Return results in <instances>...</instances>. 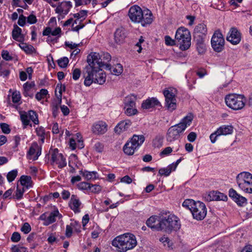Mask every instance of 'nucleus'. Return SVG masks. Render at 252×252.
<instances>
[{
    "label": "nucleus",
    "mask_w": 252,
    "mask_h": 252,
    "mask_svg": "<svg viewBox=\"0 0 252 252\" xmlns=\"http://www.w3.org/2000/svg\"><path fill=\"white\" fill-rule=\"evenodd\" d=\"M79 163L78 162L77 156L74 154H72L69 158V166H72V165L78 167Z\"/></svg>",
    "instance_id": "nucleus-42"
},
{
    "label": "nucleus",
    "mask_w": 252,
    "mask_h": 252,
    "mask_svg": "<svg viewBox=\"0 0 252 252\" xmlns=\"http://www.w3.org/2000/svg\"><path fill=\"white\" fill-rule=\"evenodd\" d=\"M60 215L58 210H55L51 213H45L40 216V219L44 220L43 224L47 226L54 222L56 217Z\"/></svg>",
    "instance_id": "nucleus-17"
},
{
    "label": "nucleus",
    "mask_w": 252,
    "mask_h": 252,
    "mask_svg": "<svg viewBox=\"0 0 252 252\" xmlns=\"http://www.w3.org/2000/svg\"><path fill=\"white\" fill-rule=\"evenodd\" d=\"M114 41L118 44H121L124 42L126 37L125 30L123 28L116 30L114 35Z\"/></svg>",
    "instance_id": "nucleus-24"
},
{
    "label": "nucleus",
    "mask_w": 252,
    "mask_h": 252,
    "mask_svg": "<svg viewBox=\"0 0 252 252\" xmlns=\"http://www.w3.org/2000/svg\"><path fill=\"white\" fill-rule=\"evenodd\" d=\"M211 42L213 49L216 52H220L224 49L225 40L220 31H216L214 32Z\"/></svg>",
    "instance_id": "nucleus-11"
},
{
    "label": "nucleus",
    "mask_w": 252,
    "mask_h": 252,
    "mask_svg": "<svg viewBox=\"0 0 252 252\" xmlns=\"http://www.w3.org/2000/svg\"><path fill=\"white\" fill-rule=\"evenodd\" d=\"M28 154L31 157L30 158L34 160H36L41 154V151L38 145L37 144H33L30 147Z\"/></svg>",
    "instance_id": "nucleus-26"
},
{
    "label": "nucleus",
    "mask_w": 252,
    "mask_h": 252,
    "mask_svg": "<svg viewBox=\"0 0 252 252\" xmlns=\"http://www.w3.org/2000/svg\"><path fill=\"white\" fill-rule=\"evenodd\" d=\"M69 60L67 57H63L58 60V63L59 66L62 68L66 67L68 63Z\"/></svg>",
    "instance_id": "nucleus-47"
},
{
    "label": "nucleus",
    "mask_w": 252,
    "mask_h": 252,
    "mask_svg": "<svg viewBox=\"0 0 252 252\" xmlns=\"http://www.w3.org/2000/svg\"><path fill=\"white\" fill-rule=\"evenodd\" d=\"M205 198L208 201H211L213 200L224 201L227 199V197L223 193L219 191H211L206 195Z\"/></svg>",
    "instance_id": "nucleus-20"
},
{
    "label": "nucleus",
    "mask_w": 252,
    "mask_h": 252,
    "mask_svg": "<svg viewBox=\"0 0 252 252\" xmlns=\"http://www.w3.org/2000/svg\"><path fill=\"white\" fill-rule=\"evenodd\" d=\"M99 57L102 60V62L104 63V66L107 64L106 63L107 62H109L111 60V56L108 53H104L101 56L99 55Z\"/></svg>",
    "instance_id": "nucleus-51"
},
{
    "label": "nucleus",
    "mask_w": 252,
    "mask_h": 252,
    "mask_svg": "<svg viewBox=\"0 0 252 252\" xmlns=\"http://www.w3.org/2000/svg\"><path fill=\"white\" fill-rule=\"evenodd\" d=\"M156 216H152L147 220L146 224L148 227H151L153 229L159 230L158 228V223L156 225L154 224L156 222Z\"/></svg>",
    "instance_id": "nucleus-35"
},
{
    "label": "nucleus",
    "mask_w": 252,
    "mask_h": 252,
    "mask_svg": "<svg viewBox=\"0 0 252 252\" xmlns=\"http://www.w3.org/2000/svg\"><path fill=\"white\" fill-rule=\"evenodd\" d=\"M20 119L24 126V128H26L29 125H30V126H32V124H30V121L27 112L21 113L20 114Z\"/></svg>",
    "instance_id": "nucleus-36"
},
{
    "label": "nucleus",
    "mask_w": 252,
    "mask_h": 252,
    "mask_svg": "<svg viewBox=\"0 0 252 252\" xmlns=\"http://www.w3.org/2000/svg\"><path fill=\"white\" fill-rule=\"evenodd\" d=\"M239 188L244 192L252 193V174L248 172H243L236 177Z\"/></svg>",
    "instance_id": "nucleus-8"
},
{
    "label": "nucleus",
    "mask_w": 252,
    "mask_h": 252,
    "mask_svg": "<svg viewBox=\"0 0 252 252\" xmlns=\"http://www.w3.org/2000/svg\"><path fill=\"white\" fill-rule=\"evenodd\" d=\"M136 98L133 95H128L125 99V113L128 116H132L136 114L137 112L135 108V101Z\"/></svg>",
    "instance_id": "nucleus-13"
},
{
    "label": "nucleus",
    "mask_w": 252,
    "mask_h": 252,
    "mask_svg": "<svg viewBox=\"0 0 252 252\" xmlns=\"http://www.w3.org/2000/svg\"><path fill=\"white\" fill-rule=\"evenodd\" d=\"M9 70L3 67L2 63H0V76L2 77H6L9 75Z\"/></svg>",
    "instance_id": "nucleus-59"
},
{
    "label": "nucleus",
    "mask_w": 252,
    "mask_h": 252,
    "mask_svg": "<svg viewBox=\"0 0 252 252\" xmlns=\"http://www.w3.org/2000/svg\"><path fill=\"white\" fill-rule=\"evenodd\" d=\"M48 94V92L46 89H42L36 94L35 98L37 100L40 101L45 98Z\"/></svg>",
    "instance_id": "nucleus-41"
},
{
    "label": "nucleus",
    "mask_w": 252,
    "mask_h": 252,
    "mask_svg": "<svg viewBox=\"0 0 252 252\" xmlns=\"http://www.w3.org/2000/svg\"><path fill=\"white\" fill-rule=\"evenodd\" d=\"M80 173L87 180H94L97 178V173L96 171H88L87 170H80Z\"/></svg>",
    "instance_id": "nucleus-31"
},
{
    "label": "nucleus",
    "mask_w": 252,
    "mask_h": 252,
    "mask_svg": "<svg viewBox=\"0 0 252 252\" xmlns=\"http://www.w3.org/2000/svg\"><path fill=\"white\" fill-rule=\"evenodd\" d=\"M21 235L19 232H14L11 237V240L13 242H18L20 240Z\"/></svg>",
    "instance_id": "nucleus-60"
},
{
    "label": "nucleus",
    "mask_w": 252,
    "mask_h": 252,
    "mask_svg": "<svg viewBox=\"0 0 252 252\" xmlns=\"http://www.w3.org/2000/svg\"><path fill=\"white\" fill-rule=\"evenodd\" d=\"M37 135L39 137V140L43 143L45 139V130L43 127H39L36 128Z\"/></svg>",
    "instance_id": "nucleus-44"
},
{
    "label": "nucleus",
    "mask_w": 252,
    "mask_h": 252,
    "mask_svg": "<svg viewBox=\"0 0 252 252\" xmlns=\"http://www.w3.org/2000/svg\"><path fill=\"white\" fill-rule=\"evenodd\" d=\"M160 105L159 101L156 97L148 98L143 101L141 108L143 109H149Z\"/></svg>",
    "instance_id": "nucleus-23"
},
{
    "label": "nucleus",
    "mask_w": 252,
    "mask_h": 252,
    "mask_svg": "<svg viewBox=\"0 0 252 252\" xmlns=\"http://www.w3.org/2000/svg\"><path fill=\"white\" fill-rule=\"evenodd\" d=\"M22 30L18 26L15 25L12 31V38L18 41H21L23 38L21 37Z\"/></svg>",
    "instance_id": "nucleus-32"
},
{
    "label": "nucleus",
    "mask_w": 252,
    "mask_h": 252,
    "mask_svg": "<svg viewBox=\"0 0 252 252\" xmlns=\"http://www.w3.org/2000/svg\"><path fill=\"white\" fill-rule=\"evenodd\" d=\"M159 241L164 245V246H167V247L170 248L172 246V242L168 237L163 236L159 239Z\"/></svg>",
    "instance_id": "nucleus-49"
},
{
    "label": "nucleus",
    "mask_w": 252,
    "mask_h": 252,
    "mask_svg": "<svg viewBox=\"0 0 252 252\" xmlns=\"http://www.w3.org/2000/svg\"><path fill=\"white\" fill-rule=\"evenodd\" d=\"M86 15L87 11L85 10H81L78 13L74 14L73 17L79 19L81 18H84Z\"/></svg>",
    "instance_id": "nucleus-61"
},
{
    "label": "nucleus",
    "mask_w": 252,
    "mask_h": 252,
    "mask_svg": "<svg viewBox=\"0 0 252 252\" xmlns=\"http://www.w3.org/2000/svg\"><path fill=\"white\" fill-rule=\"evenodd\" d=\"M1 57L3 59L6 61H11L12 60V57L9 54V53L7 50H3L1 52Z\"/></svg>",
    "instance_id": "nucleus-55"
},
{
    "label": "nucleus",
    "mask_w": 252,
    "mask_h": 252,
    "mask_svg": "<svg viewBox=\"0 0 252 252\" xmlns=\"http://www.w3.org/2000/svg\"><path fill=\"white\" fill-rule=\"evenodd\" d=\"M81 205V202L77 195L73 194L71 196V199L69 202V206L70 209L75 213H78L80 212V207Z\"/></svg>",
    "instance_id": "nucleus-21"
},
{
    "label": "nucleus",
    "mask_w": 252,
    "mask_h": 252,
    "mask_svg": "<svg viewBox=\"0 0 252 252\" xmlns=\"http://www.w3.org/2000/svg\"><path fill=\"white\" fill-rule=\"evenodd\" d=\"M58 100H55L52 103V110L53 112V115L54 117H56L59 112V106L61 105V103H59Z\"/></svg>",
    "instance_id": "nucleus-43"
},
{
    "label": "nucleus",
    "mask_w": 252,
    "mask_h": 252,
    "mask_svg": "<svg viewBox=\"0 0 252 252\" xmlns=\"http://www.w3.org/2000/svg\"><path fill=\"white\" fill-rule=\"evenodd\" d=\"M229 195L239 206H243L246 203V198L238 194L233 189H229Z\"/></svg>",
    "instance_id": "nucleus-22"
},
{
    "label": "nucleus",
    "mask_w": 252,
    "mask_h": 252,
    "mask_svg": "<svg viewBox=\"0 0 252 252\" xmlns=\"http://www.w3.org/2000/svg\"><path fill=\"white\" fill-rule=\"evenodd\" d=\"M0 128L2 131L5 134H8L10 132V129L8 125L5 123H2L0 124Z\"/></svg>",
    "instance_id": "nucleus-56"
},
{
    "label": "nucleus",
    "mask_w": 252,
    "mask_h": 252,
    "mask_svg": "<svg viewBox=\"0 0 252 252\" xmlns=\"http://www.w3.org/2000/svg\"><path fill=\"white\" fill-rule=\"evenodd\" d=\"M61 194L62 198L63 200L68 199L70 196V193L69 191L68 190H65V189L63 190Z\"/></svg>",
    "instance_id": "nucleus-64"
},
{
    "label": "nucleus",
    "mask_w": 252,
    "mask_h": 252,
    "mask_svg": "<svg viewBox=\"0 0 252 252\" xmlns=\"http://www.w3.org/2000/svg\"><path fill=\"white\" fill-rule=\"evenodd\" d=\"M87 65L84 69L83 76L85 78L84 85L90 86L93 82L100 85L106 81V74L100 68L104 66L99 54L93 52L87 57Z\"/></svg>",
    "instance_id": "nucleus-1"
},
{
    "label": "nucleus",
    "mask_w": 252,
    "mask_h": 252,
    "mask_svg": "<svg viewBox=\"0 0 252 252\" xmlns=\"http://www.w3.org/2000/svg\"><path fill=\"white\" fill-rule=\"evenodd\" d=\"M225 101L226 105L230 108L239 110L245 106L246 98L244 95L231 94L225 96Z\"/></svg>",
    "instance_id": "nucleus-7"
},
{
    "label": "nucleus",
    "mask_w": 252,
    "mask_h": 252,
    "mask_svg": "<svg viewBox=\"0 0 252 252\" xmlns=\"http://www.w3.org/2000/svg\"><path fill=\"white\" fill-rule=\"evenodd\" d=\"M172 171H174V170L170 164L166 168H160L158 171V173L161 176H168Z\"/></svg>",
    "instance_id": "nucleus-39"
},
{
    "label": "nucleus",
    "mask_w": 252,
    "mask_h": 252,
    "mask_svg": "<svg viewBox=\"0 0 252 252\" xmlns=\"http://www.w3.org/2000/svg\"><path fill=\"white\" fill-rule=\"evenodd\" d=\"M72 7L71 2L70 1H63L60 2L55 9L56 13L59 14L58 19L63 18L64 15H66L71 7Z\"/></svg>",
    "instance_id": "nucleus-16"
},
{
    "label": "nucleus",
    "mask_w": 252,
    "mask_h": 252,
    "mask_svg": "<svg viewBox=\"0 0 252 252\" xmlns=\"http://www.w3.org/2000/svg\"><path fill=\"white\" fill-rule=\"evenodd\" d=\"M165 42L167 45L172 46L175 44H177L176 39L173 40L168 35H166L165 37Z\"/></svg>",
    "instance_id": "nucleus-57"
},
{
    "label": "nucleus",
    "mask_w": 252,
    "mask_h": 252,
    "mask_svg": "<svg viewBox=\"0 0 252 252\" xmlns=\"http://www.w3.org/2000/svg\"><path fill=\"white\" fill-rule=\"evenodd\" d=\"M193 118V115L189 113L185 117L179 124L171 126L167 131V141L172 142L178 139L180 137V134L185 131L188 126H190Z\"/></svg>",
    "instance_id": "nucleus-4"
},
{
    "label": "nucleus",
    "mask_w": 252,
    "mask_h": 252,
    "mask_svg": "<svg viewBox=\"0 0 252 252\" xmlns=\"http://www.w3.org/2000/svg\"><path fill=\"white\" fill-rule=\"evenodd\" d=\"M207 33V26L203 23L198 24L193 32L194 39L205 38Z\"/></svg>",
    "instance_id": "nucleus-19"
},
{
    "label": "nucleus",
    "mask_w": 252,
    "mask_h": 252,
    "mask_svg": "<svg viewBox=\"0 0 252 252\" xmlns=\"http://www.w3.org/2000/svg\"><path fill=\"white\" fill-rule=\"evenodd\" d=\"M76 141L77 142L76 147H77L79 149H81L84 147L83 142L82 139V137L81 136L80 134H79V133H76Z\"/></svg>",
    "instance_id": "nucleus-50"
},
{
    "label": "nucleus",
    "mask_w": 252,
    "mask_h": 252,
    "mask_svg": "<svg viewBox=\"0 0 252 252\" xmlns=\"http://www.w3.org/2000/svg\"><path fill=\"white\" fill-rule=\"evenodd\" d=\"M217 133L220 135L231 134L233 131V127L231 125H223L217 129Z\"/></svg>",
    "instance_id": "nucleus-27"
},
{
    "label": "nucleus",
    "mask_w": 252,
    "mask_h": 252,
    "mask_svg": "<svg viewBox=\"0 0 252 252\" xmlns=\"http://www.w3.org/2000/svg\"><path fill=\"white\" fill-rule=\"evenodd\" d=\"M21 185L24 189H29L32 187V178L29 176L22 175L20 178Z\"/></svg>",
    "instance_id": "nucleus-30"
},
{
    "label": "nucleus",
    "mask_w": 252,
    "mask_h": 252,
    "mask_svg": "<svg viewBox=\"0 0 252 252\" xmlns=\"http://www.w3.org/2000/svg\"><path fill=\"white\" fill-rule=\"evenodd\" d=\"M12 102L17 103L21 100V95L19 92H14L12 95Z\"/></svg>",
    "instance_id": "nucleus-53"
},
{
    "label": "nucleus",
    "mask_w": 252,
    "mask_h": 252,
    "mask_svg": "<svg viewBox=\"0 0 252 252\" xmlns=\"http://www.w3.org/2000/svg\"><path fill=\"white\" fill-rule=\"evenodd\" d=\"M94 149L98 153H101L103 151L104 145L102 143L97 142L94 145Z\"/></svg>",
    "instance_id": "nucleus-54"
},
{
    "label": "nucleus",
    "mask_w": 252,
    "mask_h": 252,
    "mask_svg": "<svg viewBox=\"0 0 252 252\" xmlns=\"http://www.w3.org/2000/svg\"><path fill=\"white\" fill-rule=\"evenodd\" d=\"M28 23L33 24L37 22V19L36 16L33 14L30 15L27 18Z\"/></svg>",
    "instance_id": "nucleus-63"
},
{
    "label": "nucleus",
    "mask_w": 252,
    "mask_h": 252,
    "mask_svg": "<svg viewBox=\"0 0 252 252\" xmlns=\"http://www.w3.org/2000/svg\"><path fill=\"white\" fill-rule=\"evenodd\" d=\"M135 236L130 233H126L115 238L112 245L119 252H126L133 249L137 245Z\"/></svg>",
    "instance_id": "nucleus-3"
},
{
    "label": "nucleus",
    "mask_w": 252,
    "mask_h": 252,
    "mask_svg": "<svg viewBox=\"0 0 252 252\" xmlns=\"http://www.w3.org/2000/svg\"><path fill=\"white\" fill-rule=\"evenodd\" d=\"M144 140L143 135H134L124 146V152L127 155H132L135 150L142 144Z\"/></svg>",
    "instance_id": "nucleus-10"
},
{
    "label": "nucleus",
    "mask_w": 252,
    "mask_h": 252,
    "mask_svg": "<svg viewBox=\"0 0 252 252\" xmlns=\"http://www.w3.org/2000/svg\"><path fill=\"white\" fill-rule=\"evenodd\" d=\"M131 125V123L128 120L121 121L115 127V131L116 133L120 134L129 128Z\"/></svg>",
    "instance_id": "nucleus-25"
},
{
    "label": "nucleus",
    "mask_w": 252,
    "mask_h": 252,
    "mask_svg": "<svg viewBox=\"0 0 252 252\" xmlns=\"http://www.w3.org/2000/svg\"><path fill=\"white\" fill-rule=\"evenodd\" d=\"M163 94L165 97V107L170 112L175 110L177 108V90L169 87L163 90Z\"/></svg>",
    "instance_id": "nucleus-9"
},
{
    "label": "nucleus",
    "mask_w": 252,
    "mask_h": 252,
    "mask_svg": "<svg viewBox=\"0 0 252 252\" xmlns=\"http://www.w3.org/2000/svg\"><path fill=\"white\" fill-rule=\"evenodd\" d=\"M24 192V187H23L22 189H20L19 188L17 187L15 192L14 197L18 200L21 199L23 197Z\"/></svg>",
    "instance_id": "nucleus-48"
},
{
    "label": "nucleus",
    "mask_w": 252,
    "mask_h": 252,
    "mask_svg": "<svg viewBox=\"0 0 252 252\" xmlns=\"http://www.w3.org/2000/svg\"><path fill=\"white\" fill-rule=\"evenodd\" d=\"M105 68L110 71L112 74L115 75H120L123 71V66L120 63H117L112 67L110 64H106Z\"/></svg>",
    "instance_id": "nucleus-28"
},
{
    "label": "nucleus",
    "mask_w": 252,
    "mask_h": 252,
    "mask_svg": "<svg viewBox=\"0 0 252 252\" xmlns=\"http://www.w3.org/2000/svg\"><path fill=\"white\" fill-rule=\"evenodd\" d=\"M177 44L179 48L185 51L188 49L191 45V35L189 31L185 27L178 29L175 34Z\"/></svg>",
    "instance_id": "nucleus-6"
},
{
    "label": "nucleus",
    "mask_w": 252,
    "mask_h": 252,
    "mask_svg": "<svg viewBox=\"0 0 252 252\" xmlns=\"http://www.w3.org/2000/svg\"><path fill=\"white\" fill-rule=\"evenodd\" d=\"M21 231L24 232L25 234L29 233L31 230V225L28 222H25L21 228Z\"/></svg>",
    "instance_id": "nucleus-52"
},
{
    "label": "nucleus",
    "mask_w": 252,
    "mask_h": 252,
    "mask_svg": "<svg viewBox=\"0 0 252 252\" xmlns=\"http://www.w3.org/2000/svg\"><path fill=\"white\" fill-rule=\"evenodd\" d=\"M52 164L58 165V167L62 168L66 165L65 158L62 154L59 153L58 149L56 148L50 152Z\"/></svg>",
    "instance_id": "nucleus-14"
},
{
    "label": "nucleus",
    "mask_w": 252,
    "mask_h": 252,
    "mask_svg": "<svg viewBox=\"0 0 252 252\" xmlns=\"http://www.w3.org/2000/svg\"><path fill=\"white\" fill-rule=\"evenodd\" d=\"M65 87L64 85H62V84H58L57 85L55 90V95L57 97L56 100H59V103H61L62 102V93L63 91H65Z\"/></svg>",
    "instance_id": "nucleus-33"
},
{
    "label": "nucleus",
    "mask_w": 252,
    "mask_h": 252,
    "mask_svg": "<svg viewBox=\"0 0 252 252\" xmlns=\"http://www.w3.org/2000/svg\"><path fill=\"white\" fill-rule=\"evenodd\" d=\"M193 218L198 220H203L207 214V209L205 205L200 201H196L191 211Z\"/></svg>",
    "instance_id": "nucleus-12"
},
{
    "label": "nucleus",
    "mask_w": 252,
    "mask_h": 252,
    "mask_svg": "<svg viewBox=\"0 0 252 252\" xmlns=\"http://www.w3.org/2000/svg\"><path fill=\"white\" fill-rule=\"evenodd\" d=\"M19 45L26 54H31L35 52L34 48L31 45H29L26 43L22 42L20 43Z\"/></svg>",
    "instance_id": "nucleus-34"
},
{
    "label": "nucleus",
    "mask_w": 252,
    "mask_h": 252,
    "mask_svg": "<svg viewBox=\"0 0 252 252\" xmlns=\"http://www.w3.org/2000/svg\"><path fill=\"white\" fill-rule=\"evenodd\" d=\"M226 39L233 45H237L241 40V34L238 30L235 28H231L226 36Z\"/></svg>",
    "instance_id": "nucleus-15"
},
{
    "label": "nucleus",
    "mask_w": 252,
    "mask_h": 252,
    "mask_svg": "<svg viewBox=\"0 0 252 252\" xmlns=\"http://www.w3.org/2000/svg\"><path fill=\"white\" fill-rule=\"evenodd\" d=\"M180 226L181 224L178 218L173 215H170L159 220L158 228L159 230L171 233L173 231L179 230Z\"/></svg>",
    "instance_id": "nucleus-5"
},
{
    "label": "nucleus",
    "mask_w": 252,
    "mask_h": 252,
    "mask_svg": "<svg viewBox=\"0 0 252 252\" xmlns=\"http://www.w3.org/2000/svg\"><path fill=\"white\" fill-rule=\"evenodd\" d=\"M81 75V70L79 68H75L72 72V78L74 80H77Z\"/></svg>",
    "instance_id": "nucleus-58"
},
{
    "label": "nucleus",
    "mask_w": 252,
    "mask_h": 252,
    "mask_svg": "<svg viewBox=\"0 0 252 252\" xmlns=\"http://www.w3.org/2000/svg\"><path fill=\"white\" fill-rule=\"evenodd\" d=\"M92 131L95 134H103L107 131V125L102 121L96 122L92 125Z\"/></svg>",
    "instance_id": "nucleus-18"
},
{
    "label": "nucleus",
    "mask_w": 252,
    "mask_h": 252,
    "mask_svg": "<svg viewBox=\"0 0 252 252\" xmlns=\"http://www.w3.org/2000/svg\"><path fill=\"white\" fill-rule=\"evenodd\" d=\"M196 202L192 199H186L183 203L182 206L186 209H188L191 212Z\"/></svg>",
    "instance_id": "nucleus-37"
},
{
    "label": "nucleus",
    "mask_w": 252,
    "mask_h": 252,
    "mask_svg": "<svg viewBox=\"0 0 252 252\" xmlns=\"http://www.w3.org/2000/svg\"><path fill=\"white\" fill-rule=\"evenodd\" d=\"M77 186L78 188L80 190H88L91 189V185L85 182L79 183Z\"/></svg>",
    "instance_id": "nucleus-46"
},
{
    "label": "nucleus",
    "mask_w": 252,
    "mask_h": 252,
    "mask_svg": "<svg viewBox=\"0 0 252 252\" xmlns=\"http://www.w3.org/2000/svg\"><path fill=\"white\" fill-rule=\"evenodd\" d=\"M18 174V171L16 169L12 170L9 172L6 176L7 181L11 182L15 180Z\"/></svg>",
    "instance_id": "nucleus-45"
},
{
    "label": "nucleus",
    "mask_w": 252,
    "mask_h": 252,
    "mask_svg": "<svg viewBox=\"0 0 252 252\" xmlns=\"http://www.w3.org/2000/svg\"><path fill=\"white\" fill-rule=\"evenodd\" d=\"M204 39H194L196 42L197 50L200 54H204L206 50V45L204 43Z\"/></svg>",
    "instance_id": "nucleus-29"
},
{
    "label": "nucleus",
    "mask_w": 252,
    "mask_h": 252,
    "mask_svg": "<svg viewBox=\"0 0 252 252\" xmlns=\"http://www.w3.org/2000/svg\"><path fill=\"white\" fill-rule=\"evenodd\" d=\"M27 112L29 120L32 121L35 125L38 124L39 121L37 114L34 111L32 110H30Z\"/></svg>",
    "instance_id": "nucleus-40"
},
{
    "label": "nucleus",
    "mask_w": 252,
    "mask_h": 252,
    "mask_svg": "<svg viewBox=\"0 0 252 252\" xmlns=\"http://www.w3.org/2000/svg\"><path fill=\"white\" fill-rule=\"evenodd\" d=\"M77 224L76 221L72 222L69 225L66 226L65 229V236L69 238L71 236L72 234L73 228L75 227V225Z\"/></svg>",
    "instance_id": "nucleus-38"
},
{
    "label": "nucleus",
    "mask_w": 252,
    "mask_h": 252,
    "mask_svg": "<svg viewBox=\"0 0 252 252\" xmlns=\"http://www.w3.org/2000/svg\"><path fill=\"white\" fill-rule=\"evenodd\" d=\"M128 16L132 22L141 24L143 27L151 24L153 21L152 12L149 9L142 10L137 5H132L129 8Z\"/></svg>",
    "instance_id": "nucleus-2"
},
{
    "label": "nucleus",
    "mask_w": 252,
    "mask_h": 252,
    "mask_svg": "<svg viewBox=\"0 0 252 252\" xmlns=\"http://www.w3.org/2000/svg\"><path fill=\"white\" fill-rule=\"evenodd\" d=\"M91 190L92 192L98 193L101 190V187L97 185H91Z\"/></svg>",
    "instance_id": "nucleus-62"
}]
</instances>
